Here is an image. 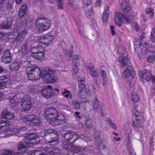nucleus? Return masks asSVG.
Masks as SVG:
<instances>
[{"mask_svg":"<svg viewBox=\"0 0 155 155\" xmlns=\"http://www.w3.org/2000/svg\"><path fill=\"white\" fill-rule=\"evenodd\" d=\"M45 118L54 126L63 125L66 121L65 117L59 116L58 111L54 108L50 107L45 109L44 113Z\"/></svg>","mask_w":155,"mask_h":155,"instance_id":"nucleus-1","label":"nucleus"},{"mask_svg":"<svg viewBox=\"0 0 155 155\" xmlns=\"http://www.w3.org/2000/svg\"><path fill=\"white\" fill-rule=\"evenodd\" d=\"M40 75L42 78L45 79L47 82L54 83L58 79L55 71L50 68L42 69L40 72Z\"/></svg>","mask_w":155,"mask_h":155,"instance_id":"nucleus-2","label":"nucleus"},{"mask_svg":"<svg viewBox=\"0 0 155 155\" xmlns=\"http://www.w3.org/2000/svg\"><path fill=\"white\" fill-rule=\"evenodd\" d=\"M45 137L47 142L52 145L58 144L59 137L57 132L52 129L45 130L44 131Z\"/></svg>","mask_w":155,"mask_h":155,"instance_id":"nucleus-3","label":"nucleus"},{"mask_svg":"<svg viewBox=\"0 0 155 155\" xmlns=\"http://www.w3.org/2000/svg\"><path fill=\"white\" fill-rule=\"evenodd\" d=\"M51 23V21L48 19L40 17L36 20L35 26L38 31L42 32L45 31L50 28Z\"/></svg>","mask_w":155,"mask_h":155,"instance_id":"nucleus-4","label":"nucleus"},{"mask_svg":"<svg viewBox=\"0 0 155 155\" xmlns=\"http://www.w3.org/2000/svg\"><path fill=\"white\" fill-rule=\"evenodd\" d=\"M40 71L39 68L37 67L30 66L26 68V73L25 75L30 80H37L39 79L38 72L40 73Z\"/></svg>","mask_w":155,"mask_h":155,"instance_id":"nucleus-5","label":"nucleus"},{"mask_svg":"<svg viewBox=\"0 0 155 155\" xmlns=\"http://www.w3.org/2000/svg\"><path fill=\"white\" fill-rule=\"evenodd\" d=\"M31 98L29 95H25L21 101V106L22 107L21 111L22 112H27L31 108Z\"/></svg>","mask_w":155,"mask_h":155,"instance_id":"nucleus-6","label":"nucleus"},{"mask_svg":"<svg viewBox=\"0 0 155 155\" xmlns=\"http://www.w3.org/2000/svg\"><path fill=\"white\" fill-rule=\"evenodd\" d=\"M22 120L25 122H30L32 126H38L41 122L38 117L34 114L25 116L22 118Z\"/></svg>","mask_w":155,"mask_h":155,"instance_id":"nucleus-7","label":"nucleus"},{"mask_svg":"<svg viewBox=\"0 0 155 155\" xmlns=\"http://www.w3.org/2000/svg\"><path fill=\"white\" fill-rule=\"evenodd\" d=\"M61 135L65 140L69 141L72 140L73 141L72 143H74L79 138V136L75 133L69 130L65 131L61 134Z\"/></svg>","mask_w":155,"mask_h":155,"instance_id":"nucleus-8","label":"nucleus"},{"mask_svg":"<svg viewBox=\"0 0 155 155\" xmlns=\"http://www.w3.org/2000/svg\"><path fill=\"white\" fill-rule=\"evenodd\" d=\"M53 40V37L50 34H45L40 37L38 39L39 43L47 46L50 45Z\"/></svg>","mask_w":155,"mask_h":155,"instance_id":"nucleus-9","label":"nucleus"},{"mask_svg":"<svg viewBox=\"0 0 155 155\" xmlns=\"http://www.w3.org/2000/svg\"><path fill=\"white\" fill-rule=\"evenodd\" d=\"M41 93L46 98H50L56 94L52 87L49 85L43 88Z\"/></svg>","mask_w":155,"mask_h":155,"instance_id":"nucleus-10","label":"nucleus"},{"mask_svg":"<svg viewBox=\"0 0 155 155\" xmlns=\"http://www.w3.org/2000/svg\"><path fill=\"white\" fill-rule=\"evenodd\" d=\"M135 115L137 126L139 127H142L144 121L143 114L141 112L137 111Z\"/></svg>","mask_w":155,"mask_h":155,"instance_id":"nucleus-11","label":"nucleus"},{"mask_svg":"<svg viewBox=\"0 0 155 155\" xmlns=\"http://www.w3.org/2000/svg\"><path fill=\"white\" fill-rule=\"evenodd\" d=\"M140 77H141V80L144 79L147 81H149L150 79L151 75L149 71L146 69L143 70L139 71Z\"/></svg>","mask_w":155,"mask_h":155,"instance_id":"nucleus-12","label":"nucleus"},{"mask_svg":"<svg viewBox=\"0 0 155 155\" xmlns=\"http://www.w3.org/2000/svg\"><path fill=\"white\" fill-rule=\"evenodd\" d=\"M1 116L3 118L8 120L12 119L15 117L13 114L7 108L3 110L1 114Z\"/></svg>","mask_w":155,"mask_h":155,"instance_id":"nucleus-13","label":"nucleus"},{"mask_svg":"<svg viewBox=\"0 0 155 155\" xmlns=\"http://www.w3.org/2000/svg\"><path fill=\"white\" fill-rule=\"evenodd\" d=\"M11 83L10 80L9 78H6V76H4L0 77V89L5 88L7 85Z\"/></svg>","mask_w":155,"mask_h":155,"instance_id":"nucleus-14","label":"nucleus"},{"mask_svg":"<svg viewBox=\"0 0 155 155\" xmlns=\"http://www.w3.org/2000/svg\"><path fill=\"white\" fill-rule=\"evenodd\" d=\"M9 98L11 106L14 107L18 104V99L17 98V95L15 93L10 94Z\"/></svg>","mask_w":155,"mask_h":155,"instance_id":"nucleus-15","label":"nucleus"},{"mask_svg":"<svg viewBox=\"0 0 155 155\" xmlns=\"http://www.w3.org/2000/svg\"><path fill=\"white\" fill-rule=\"evenodd\" d=\"M36 139L35 135L34 133H30L27 134L24 139V141L29 145H33L34 143L32 141Z\"/></svg>","mask_w":155,"mask_h":155,"instance_id":"nucleus-16","label":"nucleus"},{"mask_svg":"<svg viewBox=\"0 0 155 155\" xmlns=\"http://www.w3.org/2000/svg\"><path fill=\"white\" fill-rule=\"evenodd\" d=\"M123 75L125 78H127L130 76L132 78H134V77L135 75V72L133 68L131 66H128V67L124 71Z\"/></svg>","mask_w":155,"mask_h":155,"instance_id":"nucleus-17","label":"nucleus"},{"mask_svg":"<svg viewBox=\"0 0 155 155\" xmlns=\"http://www.w3.org/2000/svg\"><path fill=\"white\" fill-rule=\"evenodd\" d=\"M31 146V145H29L24 141V142L21 141L19 142L17 145V147L18 150H21V153H23L26 151L28 147Z\"/></svg>","mask_w":155,"mask_h":155,"instance_id":"nucleus-18","label":"nucleus"},{"mask_svg":"<svg viewBox=\"0 0 155 155\" xmlns=\"http://www.w3.org/2000/svg\"><path fill=\"white\" fill-rule=\"evenodd\" d=\"M11 55V54L10 50H6L2 57V61L5 63H8L10 62L12 60Z\"/></svg>","mask_w":155,"mask_h":155,"instance_id":"nucleus-19","label":"nucleus"},{"mask_svg":"<svg viewBox=\"0 0 155 155\" xmlns=\"http://www.w3.org/2000/svg\"><path fill=\"white\" fill-rule=\"evenodd\" d=\"M44 51V48L40 45L32 47L31 50V54L32 56L34 55V54H36L39 52Z\"/></svg>","mask_w":155,"mask_h":155,"instance_id":"nucleus-20","label":"nucleus"},{"mask_svg":"<svg viewBox=\"0 0 155 155\" xmlns=\"http://www.w3.org/2000/svg\"><path fill=\"white\" fill-rule=\"evenodd\" d=\"M127 55L123 56H120L119 59H117V61L120 63L121 64V68H124L127 65V62L128 60Z\"/></svg>","mask_w":155,"mask_h":155,"instance_id":"nucleus-21","label":"nucleus"},{"mask_svg":"<svg viewBox=\"0 0 155 155\" xmlns=\"http://www.w3.org/2000/svg\"><path fill=\"white\" fill-rule=\"evenodd\" d=\"M21 52L22 54V56L24 57H26L28 54H30L29 50L27 47L26 43L22 45Z\"/></svg>","mask_w":155,"mask_h":155,"instance_id":"nucleus-22","label":"nucleus"},{"mask_svg":"<svg viewBox=\"0 0 155 155\" xmlns=\"http://www.w3.org/2000/svg\"><path fill=\"white\" fill-rule=\"evenodd\" d=\"M122 15L120 13L116 12L114 15V20L116 24L118 26H121L122 24V21L120 15Z\"/></svg>","mask_w":155,"mask_h":155,"instance_id":"nucleus-23","label":"nucleus"},{"mask_svg":"<svg viewBox=\"0 0 155 155\" xmlns=\"http://www.w3.org/2000/svg\"><path fill=\"white\" fill-rule=\"evenodd\" d=\"M100 73L101 77L103 78L102 80L101 81V83H102L103 86H106L107 83L106 72L104 70H101Z\"/></svg>","mask_w":155,"mask_h":155,"instance_id":"nucleus-24","label":"nucleus"},{"mask_svg":"<svg viewBox=\"0 0 155 155\" xmlns=\"http://www.w3.org/2000/svg\"><path fill=\"white\" fill-rule=\"evenodd\" d=\"M26 21L25 19L21 20L20 22H18L15 25V27L16 31L20 30V28L22 27H24L26 25Z\"/></svg>","mask_w":155,"mask_h":155,"instance_id":"nucleus-25","label":"nucleus"},{"mask_svg":"<svg viewBox=\"0 0 155 155\" xmlns=\"http://www.w3.org/2000/svg\"><path fill=\"white\" fill-rule=\"evenodd\" d=\"M92 5H90L84 8V9L86 15L88 17L91 16L93 13Z\"/></svg>","mask_w":155,"mask_h":155,"instance_id":"nucleus-26","label":"nucleus"},{"mask_svg":"<svg viewBox=\"0 0 155 155\" xmlns=\"http://www.w3.org/2000/svg\"><path fill=\"white\" fill-rule=\"evenodd\" d=\"M27 10V6L25 5H23L19 10L18 14L20 17H22L24 16L26 13Z\"/></svg>","mask_w":155,"mask_h":155,"instance_id":"nucleus-27","label":"nucleus"},{"mask_svg":"<svg viewBox=\"0 0 155 155\" xmlns=\"http://www.w3.org/2000/svg\"><path fill=\"white\" fill-rule=\"evenodd\" d=\"M20 66V64L18 62L12 63L10 64V70L12 71H17L18 70Z\"/></svg>","mask_w":155,"mask_h":155,"instance_id":"nucleus-28","label":"nucleus"},{"mask_svg":"<svg viewBox=\"0 0 155 155\" xmlns=\"http://www.w3.org/2000/svg\"><path fill=\"white\" fill-rule=\"evenodd\" d=\"M53 58L54 60L57 62H61L62 60V57L60 55L59 52L55 51L54 52Z\"/></svg>","mask_w":155,"mask_h":155,"instance_id":"nucleus-29","label":"nucleus"},{"mask_svg":"<svg viewBox=\"0 0 155 155\" xmlns=\"http://www.w3.org/2000/svg\"><path fill=\"white\" fill-rule=\"evenodd\" d=\"M121 8L124 11L128 12L131 10V8L130 7L129 4L126 2H124L121 6Z\"/></svg>","mask_w":155,"mask_h":155,"instance_id":"nucleus-30","label":"nucleus"},{"mask_svg":"<svg viewBox=\"0 0 155 155\" xmlns=\"http://www.w3.org/2000/svg\"><path fill=\"white\" fill-rule=\"evenodd\" d=\"M12 25V22L10 21H4L1 25V27L4 29H8L10 28Z\"/></svg>","mask_w":155,"mask_h":155,"instance_id":"nucleus-31","label":"nucleus"},{"mask_svg":"<svg viewBox=\"0 0 155 155\" xmlns=\"http://www.w3.org/2000/svg\"><path fill=\"white\" fill-rule=\"evenodd\" d=\"M154 48L153 47L148 46V48L146 47H144L143 49H142L141 51L142 53L143 54H146L148 52L150 53H153L154 52Z\"/></svg>","mask_w":155,"mask_h":155,"instance_id":"nucleus-32","label":"nucleus"},{"mask_svg":"<svg viewBox=\"0 0 155 155\" xmlns=\"http://www.w3.org/2000/svg\"><path fill=\"white\" fill-rule=\"evenodd\" d=\"M93 109L95 110H98L100 106V103L97 100V97L95 96L94 98V101L93 102Z\"/></svg>","mask_w":155,"mask_h":155,"instance_id":"nucleus-33","label":"nucleus"},{"mask_svg":"<svg viewBox=\"0 0 155 155\" xmlns=\"http://www.w3.org/2000/svg\"><path fill=\"white\" fill-rule=\"evenodd\" d=\"M15 153L14 151L5 150L0 151V155H15Z\"/></svg>","mask_w":155,"mask_h":155,"instance_id":"nucleus-34","label":"nucleus"},{"mask_svg":"<svg viewBox=\"0 0 155 155\" xmlns=\"http://www.w3.org/2000/svg\"><path fill=\"white\" fill-rule=\"evenodd\" d=\"M79 60V57L77 54H75L72 60L73 65L74 67H78L79 64L78 62Z\"/></svg>","mask_w":155,"mask_h":155,"instance_id":"nucleus-35","label":"nucleus"},{"mask_svg":"<svg viewBox=\"0 0 155 155\" xmlns=\"http://www.w3.org/2000/svg\"><path fill=\"white\" fill-rule=\"evenodd\" d=\"M72 104L74 106V108L76 110H79L81 107L80 103L78 101L73 100L71 101Z\"/></svg>","mask_w":155,"mask_h":155,"instance_id":"nucleus-36","label":"nucleus"},{"mask_svg":"<svg viewBox=\"0 0 155 155\" xmlns=\"http://www.w3.org/2000/svg\"><path fill=\"white\" fill-rule=\"evenodd\" d=\"M64 52L66 59L68 61H70L72 56V53L71 51H69L66 49H65L64 50Z\"/></svg>","mask_w":155,"mask_h":155,"instance_id":"nucleus-37","label":"nucleus"},{"mask_svg":"<svg viewBox=\"0 0 155 155\" xmlns=\"http://www.w3.org/2000/svg\"><path fill=\"white\" fill-rule=\"evenodd\" d=\"M32 56L35 57L36 59L39 60L44 59L45 58L44 51L39 52L36 54H34V55Z\"/></svg>","mask_w":155,"mask_h":155,"instance_id":"nucleus-38","label":"nucleus"},{"mask_svg":"<svg viewBox=\"0 0 155 155\" xmlns=\"http://www.w3.org/2000/svg\"><path fill=\"white\" fill-rule=\"evenodd\" d=\"M62 95L66 98H69L71 99L72 98V95L70 93V91L66 89H64V91L62 93Z\"/></svg>","mask_w":155,"mask_h":155,"instance_id":"nucleus-39","label":"nucleus"},{"mask_svg":"<svg viewBox=\"0 0 155 155\" xmlns=\"http://www.w3.org/2000/svg\"><path fill=\"white\" fill-rule=\"evenodd\" d=\"M66 140L63 142L62 144V147L65 149L70 150L72 146V142H68Z\"/></svg>","mask_w":155,"mask_h":155,"instance_id":"nucleus-40","label":"nucleus"},{"mask_svg":"<svg viewBox=\"0 0 155 155\" xmlns=\"http://www.w3.org/2000/svg\"><path fill=\"white\" fill-rule=\"evenodd\" d=\"M82 149L79 147L76 146L74 145H72L71 148L70 150L72 152H74L75 153H76L79 151H81ZM75 153H73V155H75Z\"/></svg>","mask_w":155,"mask_h":155,"instance_id":"nucleus-41","label":"nucleus"},{"mask_svg":"<svg viewBox=\"0 0 155 155\" xmlns=\"http://www.w3.org/2000/svg\"><path fill=\"white\" fill-rule=\"evenodd\" d=\"M24 33V31L19 33L17 36L15 41H18L19 42L21 43L23 41L24 39L25 35L23 34Z\"/></svg>","mask_w":155,"mask_h":155,"instance_id":"nucleus-42","label":"nucleus"},{"mask_svg":"<svg viewBox=\"0 0 155 155\" xmlns=\"http://www.w3.org/2000/svg\"><path fill=\"white\" fill-rule=\"evenodd\" d=\"M87 94V92L85 89L81 90L78 93V95L81 98H84Z\"/></svg>","mask_w":155,"mask_h":155,"instance_id":"nucleus-43","label":"nucleus"},{"mask_svg":"<svg viewBox=\"0 0 155 155\" xmlns=\"http://www.w3.org/2000/svg\"><path fill=\"white\" fill-rule=\"evenodd\" d=\"M89 69L90 71V74L92 77L95 78L98 77L99 75L97 72L93 67L89 68Z\"/></svg>","mask_w":155,"mask_h":155,"instance_id":"nucleus-44","label":"nucleus"},{"mask_svg":"<svg viewBox=\"0 0 155 155\" xmlns=\"http://www.w3.org/2000/svg\"><path fill=\"white\" fill-rule=\"evenodd\" d=\"M139 97L137 94L134 93L132 94L131 100L134 103H136L138 102L139 101Z\"/></svg>","mask_w":155,"mask_h":155,"instance_id":"nucleus-45","label":"nucleus"},{"mask_svg":"<svg viewBox=\"0 0 155 155\" xmlns=\"http://www.w3.org/2000/svg\"><path fill=\"white\" fill-rule=\"evenodd\" d=\"M118 51L120 56L127 55V52L126 51L125 48L123 47H120L118 49Z\"/></svg>","mask_w":155,"mask_h":155,"instance_id":"nucleus-46","label":"nucleus"},{"mask_svg":"<svg viewBox=\"0 0 155 155\" xmlns=\"http://www.w3.org/2000/svg\"><path fill=\"white\" fill-rule=\"evenodd\" d=\"M31 155H48L43 152L41 150H34L31 153Z\"/></svg>","mask_w":155,"mask_h":155,"instance_id":"nucleus-47","label":"nucleus"},{"mask_svg":"<svg viewBox=\"0 0 155 155\" xmlns=\"http://www.w3.org/2000/svg\"><path fill=\"white\" fill-rule=\"evenodd\" d=\"M38 87L37 86L33 85L30 88L29 91L32 94L36 93L38 91Z\"/></svg>","mask_w":155,"mask_h":155,"instance_id":"nucleus-48","label":"nucleus"},{"mask_svg":"<svg viewBox=\"0 0 155 155\" xmlns=\"http://www.w3.org/2000/svg\"><path fill=\"white\" fill-rule=\"evenodd\" d=\"M122 18L123 20L125 23L129 24L131 22V19L126 15H122Z\"/></svg>","mask_w":155,"mask_h":155,"instance_id":"nucleus-49","label":"nucleus"},{"mask_svg":"<svg viewBox=\"0 0 155 155\" xmlns=\"http://www.w3.org/2000/svg\"><path fill=\"white\" fill-rule=\"evenodd\" d=\"M82 3L84 8L92 5L91 0H83Z\"/></svg>","mask_w":155,"mask_h":155,"instance_id":"nucleus-50","label":"nucleus"},{"mask_svg":"<svg viewBox=\"0 0 155 155\" xmlns=\"http://www.w3.org/2000/svg\"><path fill=\"white\" fill-rule=\"evenodd\" d=\"M109 14V12L103 13L102 17V19L103 22L106 23L107 21Z\"/></svg>","mask_w":155,"mask_h":155,"instance_id":"nucleus-51","label":"nucleus"},{"mask_svg":"<svg viewBox=\"0 0 155 155\" xmlns=\"http://www.w3.org/2000/svg\"><path fill=\"white\" fill-rule=\"evenodd\" d=\"M51 155H59L60 153V151L59 149L53 147Z\"/></svg>","mask_w":155,"mask_h":155,"instance_id":"nucleus-52","label":"nucleus"},{"mask_svg":"<svg viewBox=\"0 0 155 155\" xmlns=\"http://www.w3.org/2000/svg\"><path fill=\"white\" fill-rule=\"evenodd\" d=\"M146 60L149 63H152L155 61V55H150L148 56Z\"/></svg>","mask_w":155,"mask_h":155,"instance_id":"nucleus-53","label":"nucleus"},{"mask_svg":"<svg viewBox=\"0 0 155 155\" xmlns=\"http://www.w3.org/2000/svg\"><path fill=\"white\" fill-rule=\"evenodd\" d=\"M78 80L80 81L78 82V85L80 88H84L85 87L84 81L82 79H80L79 78H78Z\"/></svg>","mask_w":155,"mask_h":155,"instance_id":"nucleus-54","label":"nucleus"},{"mask_svg":"<svg viewBox=\"0 0 155 155\" xmlns=\"http://www.w3.org/2000/svg\"><path fill=\"white\" fill-rule=\"evenodd\" d=\"M107 123L112 128H113L114 129L116 128V126L115 124L112 122L109 118L107 119Z\"/></svg>","mask_w":155,"mask_h":155,"instance_id":"nucleus-55","label":"nucleus"},{"mask_svg":"<svg viewBox=\"0 0 155 155\" xmlns=\"http://www.w3.org/2000/svg\"><path fill=\"white\" fill-rule=\"evenodd\" d=\"M26 128L25 127H21L20 128L18 129L17 130L15 129L14 130H16V133H21V134L23 133V132L25 130H26ZM21 135H22L21 134Z\"/></svg>","mask_w":155,"mask_h":155,"instance_id":"nucleus-56","label":"nucleus"},{"mask_svg":"<svg viewBox=\"0 0 155 155\" xmlns=\"http://www.w3.org/2000/svg\"><path fill=\"white\" fill-rule=\"evenodd\" d=\"M85 125L87 128H91L92 126V122L91 120H87L85 122Z\"/></svg>","mask_w":155,"mask_h":155,"instance_id":"nucleus-57","label":"nucleus"},{"mask_svg":"<svg viewBox=\"0 0 155 155\" xmlns=\"http://www.w3.org/2000/svg\"><path fill=\"white\" fill-rule=\"evenodd\" d=\"M147 12L149 14L151 13V15L150 16L151 18H153V14L154 12H153V10L151 8H148L146 9Z\"/></svg>","mask_w":155,"mask_h":155,"instance_id":"nucleus-58","label":"nucleus"},{"mask_svg":"<svg viewBox=\"0 0 155 155\" xmlns=\"http://www.w3.org/2000/svg\"><path fill=\"white\" fill-rule=\"evenodd\" d=\"M72 68L73 69V74L74 75H75L76 74H77L78 71V67H74L73 65L72 66Z\"/></svg>","mask_w":155,"mask_h":155,"instance_id":"nucleus-59","label":"nucleus"},{"mask_svg":"<svg viewBox=\"0 0 155 155\" xmlns=\"http://www.w3.org/2000/svg\"><path fill=\"white\" fill-rule=\"evenodd\" d=\"M53 149V148H49L47 147H45L44 148V150L45 151H46L47 153H48L49 154H51V153L52 152V150Z\"/></svg>","mask_w":155,"mask_h":155,"instance_id":"nucleus-60","label":"nucleus"},{"mask_svg":"<svg viewBox=\"0 0 155 155\" xmlns=\"http://www.w3.org/2000/svg\"><path fill=\"white\" fill-rule=\"evenodd\" d=\"M63 3L62 2H60L57 3V6L58 8L60 9H62L63 8Z\"/></svg>","mask_w":155,"mask_h":155,"instance_id":"nucleus-61","label":"nucleus"},{"mask_svg":"<svg viewBox=\"0 0 155 155\" xmlns=\"http://www.w3.org/2000/svg\"><path fill=\"white\" fill-rule=\"evenodd\" d=\"M6 8L8 10H11L13 6V4L12 3H8L7 5H6Z\"/></svg>","mask_w":155,"mask_h":155,"instance_id":"nucleus-62","label":"nucleus"},{"mask_svg":"<svg viewBox=\"0 0 155 155\" xmlns=\"http://www.w3.org/2000/svg\"><path fill=\"white\" fill-rule=\"evenodd\" d=\"M8 126H4L3 127H2L1 128H0V132H5L8 129Z\"/></svg>","mask_w":155,"mask_h":155,"instance_id":"nucleus-63","label":"nucleus"},{"mask_svg":"<svg viewBox=\"0 0 155 155\" xmlns=\"http://www.w3.org/2000/svg\"><path fill=\"white\" fill-rule=\"evenodd\" d=\"M5 13V8L0 6V15H2Z\"/></svg>","mask_w":155,"mask_h":155,"instance_id":"nucleus-64","label":"nucleus"}]
</instances>
